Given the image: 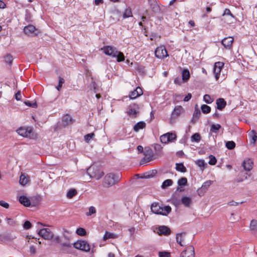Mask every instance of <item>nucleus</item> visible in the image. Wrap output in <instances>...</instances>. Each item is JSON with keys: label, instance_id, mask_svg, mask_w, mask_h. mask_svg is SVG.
Instances as JSON below:
<instances>
[{"label": "nucleus", "instance_id": "1", "mask_svg": "<svg viewBox=\"0 0 257 257\" xmlns=\"http://www.w3.org/2000/svg\"><path fill=\"white\" fill-rule=\"evenodd\" d=\"M104 53L111 56L113 58H116L118 62L124 61L125 57L122 52L117 50V48L111 46H104L101 48Z\"/></svg>", "mask_w": 257, "mask_h": 257}, {"label": "nucleus", "instance_id": "2", "mask_svg": "<svg viewBox=\"0 0 257 257\" xmlns=\"http://www.w3.org/2000/svg\"><path fill=\"white\" fill-rule=\"evenodd\" d=\"M121 178V174L117 173H109L106 174L103 179V186L104 187L112 186L118 183Z\"/></svg>", "mask_w": 257, "mask_h": 257}, {"label": "nucleus", "instance_id": "3", "mask_svg": "<svg viewBox=\"0 0 257 257\" xmlns=\"http://www.w3.org/2000/svg\"><path fill=\"white\" fill-rule=\"evenodd\" d=\"M73 247L77 249L85 252H87L90 250V245L85 240H77L73 243Z\"/></svg>", "mask_w": 257, "mask_h": 257}, {"label": "nucleus", "instance_id": "4", "mask_svg": "<svg viewBox=\"0 0 257 257\" xmlns=\"http://www.w3.org/2000/svg\"><path fill=\"white\" fill-rule=\"evenodd\" d=\"M139 106L136 103H132L129 105L126 113L127 115L133 118H135L139 113Z\"/></svg>", "mask_w": 257, "mask_h": 257}, {"label": "nucleus", "instance_id": "5", "mask_svg": "<svg viewBox=\"0 0 257 257\" xmlns=\"http://www.w3.org/2000/svg\"><path fill=\"white\" fill-rule=\"evenodd\" d=\"M38 234L46 240H51L54 236L53 233L50 229L44 228L39 230L38 232Z\"/></svg>", "mask_w": 257, "mask_h": 257}, {"label": "nucleus", "instance_id": "6", "mask_svg": "<svg viewBox=\"0 0 257 257\" xmlns=\"http://www.w3.org/2000/svg\"><path fill=\"white\" fill-rule=\"evenodd\" d=\"M144 155H145L144 157L140 161L141 165H143L146 163L150 162L153 159L154 156V153L151 149L145 150Z\"/></svg>", "mask_w": 257, "mask_h": 257}, {"label": "nucleus", "instance_id": "7", "mask_svg": "<svg viewBox=\"0 0 257 257\" xmlns=\"http://www.w3.org/2000/svg\"><path fill=\"white\" fill-rule=\"evenodd\" d=\"M17 133L23 137L31 138L33 131L31 127H20L17 130Z\"/></svg>", "mask_w": 257, "mask_h": 257}, {"label": "nucleus", "instance_id": "8", "mask_svg": "<svg viewBox=\"0 0 257 257\" xmlns=\"http://www.w3.org/2000/svg\"><path fill=\"white\" fill-rule=\"evenodd\" d=\"M155 55L159 59H164L168 56V52L164 46L157 47L155 51Z\"/></svg>", "mask_w": 257, "mask_h": 257}, {"label": "nucleus", "instance_id": "9", "mask_svg": "<svg viewBox=\"0 0 257 257\" xmlns=\"http://www.w3.org/2000/svg\"><path fill=\"white\" fill-rule=\"evenodd\" d=\"M94 170V166H90L87 169V174L90 176L91 178H95L96 180H99L104 175V173L103 172L97 171V172H93Z\"/></svg>", "mask_w": 257, "mask_h": 257}, {"label": "nucleus", "instance_id": "10", "mask_svg": "<svg viewBox=\"0 0 257 257\" xmlns=\"http://www.w3.org/2000/svg\"><path fill=\"white\" fill-rule=\"evenodd\" d=\"M176 241L181 246H186L189 244V241L186 240V233L182 232L176 235Z\"/></svg>", "mask_w": 257, "mask_h": 257}, {"label": "nucleus", "instance_id": "11", "mask_svg": "<svg viewBox=\"0 0 257 257\" xmlns=\"http://www.w3.org/2000/svg\"><path fill=\"white\" fill-rule=\"evenodd\" d=\"M195 252L193 246H188L180 254V257H194Z\"/></svg>", "mask_w": 257, "mask_h": 257}, {"label": "nucleus", "instance_id": "12", "mask_svg": "<svg viewBox=\"0 0 257 257\" xmlns=\"http://www.w3.org/2000/svg\"><path fill=\"white\" fill-rule=\"evenodd\" d=\"M223 66V63L221 62H217L215 63L213 67V73L215 75L216 80L218 79L221 69Z\"/></svg>", "mask_w": 257, "mask_h": 257}, {"label": "nucleus", "instance_id": "13", "mask_svg": "<svg viewBox=\"0 0 257 257\" xmlns=\"http://www.w3.org/2000/svg\"><path fill=\"white\" fill-rule=\"evenodd\" d=\"M36 29L35 26L32 25H29L25 27L24 29V32L25 34L28 36H36L38 35L36 33Z\"/></svg>", "mask_w": 257, "mask_h": 257}, {"label": "nucleus", "instance_id": "14", "mask_svg": "<svg viewBox=\"0 0 257 257\" xmlns=\"http://www.w3.org/2000/svg\"><path fill=\"white\" fill-rule=\"evenodd\" d=\"M143 94V92L142 88L138 86L136 88V89L134 90L133 91L130 92L129 94V97L130 99H133L140 96Z\"/></svg>", "mask_w": 257, "mask_h": 257}, {"label": "nucleus", "instance_id": "15", "mask_svg": "<svg viewBox=\"0 0 257 257\" xmlns=\"http://www.w3.org/2000/svg\"><path fill=\"white\" fill-rule=\"evenodd\" d=\"M234 41V39L232 37H228L224 38L221 41L222 44L226 49H230L232 47V43Z\"/></svg>", "mask_w": 257, "mask_h": 257}, {"label": "nucleus", "instance_id": "16", "mask_svg": "<svg viewBox=\"0 0 257 257\" xmlns=\"http://www.w3.org/2000/svg\"><path fill=\"white\" fill-rule=\"evenodd\" d=\"M253 165V161L251 159H246L243 162L242 166L244 169L246 171H250Z\"/></svg>", "mask_w": 257, "mask_h": 257}, {"label": "nucleus", "instance_id": "17", "mask_svg": "<svg viewBox=\"0 0 257 257\" xmlns=\"http://www.w3.org/2000/svg\"><path fill=\"white\" fill-rule=\"evenodd\" d=\"M73 243H71L70 241H65L62 243V246L63 248L62 249V251L65 253H71L72 245Z\"/></svg>", "mask_w": 257, "mask_h": 257}, {"label": "nucleus", "instance_id": "18", "mask_svg": "<svg viewBox=\"0 0 257 257\" xmlns=\"http://www.w3.org/2000/svg\"><path fill=\"white\" fill-rule=\"evenodd\" d=\"M171 232V229L166 226H160L158 228V233L159 235H169Z\"/></svg>", "mask_w": 257, "mask_h": 257}, {"label": "nucleus", "instance_id": "19", "mask_svg": "<svg viewBox=\"0 0 257 257\" xmlns=\"http://www.w3.org/2000/svg\"><path fill=\"white\" fill-rule=\"evenodd\" d=\"M151 211L157 214L161 215V211H162V208L159 203H154L152 204L151 207Z\"/></svg>", "mask_w": 257, "mask_h": 257}, {"label": "nucleus", "instance_id": "20", "mask_svg": "<svg viewBox=\"0 0 257 257\" xmlns=\"http://www.w3.org/2000/svg\"><path fill=\"white\" fill-rule=\"evenodd\" d=\"M216 103L217 109L222 110L226 105V102L222 98H219L216 99Z\"/></svg>", "mask_w": 257, "mask_h": 257}, {"label": "nucleus", "instance_id": "21", "mask_svg": "<svg viewBox=\"0 0 257 257\" xmlns=\"http://www.w3.org/2000/svg\"><path fill=\"white\" fill-rule=\"evenodd\" d=\"M181 204L186 207H189L192 203V198L188 196H183L181 199Z\"/></svg>", "mask_w": 257, "mask_h": 257}, {"label": "nucleus", "instance_id": "22", "mask_svg": "<svg viewBox=\"0 0 257 257\" xmlns=\"http://www.w3.org/2000/svg\"><path fill=\"white\" fill-rule=\"evenodd\" d=\"M19 201L20 203L26 207H30V199L27 196L22 195L19 197Z\"/></svg>", "mask_w": 257, "mask_h": 257}, {"label": "nucleus", "instance_id": "23", "mask_svg": "<svg viewBox=\"0 0 257 257\" xmlns=\"http://www.w3.org/2000/svg\"><path fill=\"white\" fill-rule=\"evenodd\" d=\"M250 174H248L247 172H241L239 173L236 179L237 182H241L247 179L248 177H250Z\"/></svg>", "mask_w": 257, "mask_h": 257}, {"label": "nucleus", "instance_id": "24", "mask_svg": "<svg viewBox=\"0 0 257 257\" xmlns=\"http://www.w3.org/2000/svg\"><path fill=\"white\" fill-rule=\"evenodd\" d=\"M249 228L252 234L257 235V220L252 219L251 220Z\"/></svg>", "mask_w": 257, "mask_h": 257}, {"label": "nucleus", "instance_id": "25", "mask_svg": "<svg viewBox=\"0 0 257 257\" xmlns=\"http://www.w3.org/2000/svg\"><path fill=\"white\" fill-rule=\"evenodd\" d=\"M183 110V108L181 106L178 105L175 106L173 111L172 113V117L173 118H176L179 116Z\"/></svg>", "mask_w": 257, "mask_h": 257}, {"label": "nucleus", "instance_id": "26", "mask_svg": "<svg viewBox=\"0 0 257 257\" xmlns=\"http://www.w3.org/2000/svg\"><path fill=\"white\" fill-rule=\"evenodd\" d=\"M41 200V197L39 195H37L31 197L30 199L31 206H37Z\"/></svg>", "mask_w": 257, "mask_h": 257}, {"label": "nucleus", "instance_id": "27", "mask_svg": "<svg viewBox=\"0 0 257 257\" xmlns=\"http://www.w3.org/2000/svg\"><path fill=\"white\" fill-rule=\"evenodd\" d=\"M146 124L144 121H141L137 122L134 126V131L138 132L140 130L145 128Z\"/></svg>", "mask_w": 257, "mask_h": 257}, {"label": "nucleus", "instance_id": "28", "mask_svg": "<svg viewBox=\"0 0 257 257\" xmlns=\"http://www.w3.org/2000/svg\"><path fill=\"white\" fill-rule=\"evenodd\" d=\"M248 137L251 139L250 143L253 145L257 141V134L254 130H252L248 133Z\"/></svg>", "mask_w": 257, "mask_h": 257}, {"label": "nucleus", "instance_id": "29", "mask_svg": "<svg viewBox=\"0 0 257 257\" xmlns=\"http://www.w3.org/2000/svg\"><path fill=\"white\" fill-rule=\"evenodd\" d=\"M62 121L64 125H67L73 123L72 117L68 114H66L63 117Z\"/></svg>", "mask_w": 257, "mask_h": 257}, {"label": "nucleus", "instance_id": "30", "mask_svg": "<svg viewBox=\"0 0 257 257\" xmlns=\"http://www.w3.org/2000/svg\"><path fill=\"white\" fill-rule=\"evenodd\" d=\"M182 80L184 82L187 81L190 78V75L188 69H185L182 72Z\"/></svg>", "mask_w": 257, "mask_h": 257}, {"label": "nucleus", "instance_id": "31", "mask_svg": "<svg viewBox=\"0 0 257 257\" xmlns=\"http://www.w3.org/2000/svg\"><path fill=\"white\" fill-rule=\"evenodd\" d=\"M170 202L172 204L174 205L175 206L177 207H179L181 204V200L178 199L175 196H172L171 197Z\"/></svg>", "mask_w": 257, "mask_h": 257}, {"label": "nucleus", "instance_id": "32", "mask_svg": "<svg viewBox=\"0 0 257 257\" xmlns=\"http://www.w3.org/2000/svg\"><path fill=\"white\" fill-rule=\"evenodd\" d=\"M201 115V112L199 109L197 108H195V111L194 112L193 115V118L192 119V121L193 122H195L200 117V116Z\"/></svg>", "mask_w": 257, "mask_h": 257}, {"label": "nucleus", "instance_id": "33", "mask_svg": "<svg viewBox=\"0 0 257 257\" xmlns=\"http://www.w3.org/2000/svg\"><path fill=\"white\" fill-rule=\"evenodd\" d=\"M133 17V14H132V9L131 8L128 7L125 10V11L123 14L122 17L123 19H125V18H127L129 17Z\"/></svg>", "mask_w": 257, "mask_h": 257}, {"label": "nucleus", "instance_id": "34", "mask_svg": "<svg viewBox=\"0 0 257 257\" xmlns=\"http://www.w3.org/2000/svg\"><path fill=\"white\" fill-rule=\"evenodd\" d=\"M176 169L177 171L185 173L186 172L187 170L186 167L184 166L183 164L181 163H177L176 164Z\"/></svg>", "mask_w": 257, "mask_h": 257}, {"label": "nucleus", "instance_id": "35", "mask_svg": "<svg viewBox=\"0 0 257 257\" xmlns=\"http://www.w3.org/2000/svg\"><path fill=\"white\" fill-rule=\"evenodd\" d=\"M162 211H161V215L166 216L171 211V207L170 206H165L162 207Z\"/></svg>", "mask_w": 257, "mask_h": 257}, {"label": "nucleus", "instance_id": "36", "mask_svg": "<svg viewBox=\"0 0 257 257\" xmlns=\"http://www.w3.org/2000/svg\"><path fill=\"white\" fill-rule=\"evenodd\" d=\"M173 183V182L171 179H167L163 182L161 187L163 189H166L167 187L171 186Z\"/></svg>", "mask_w": 257, "mask_h": 257}, {"label": "nucleus", "instance_id": "37", "mask_svg": "<svg viewBox=\"0 0 257 257\" xmlns=\"http://www.w3.org/2000/svg\"><path fill=\"white\" fill-rule=\"evenodd\" d=\"M167 136V139L169 140V142H173L177 139V136L175 133H167L166 134Z\"/></svg>", "mask_w": 257, "mask_h": 257}, {"label": "nucleus", "instance_id": "38", "mask_svg": "<svg viewBox=\"0 0 257 257\" xmlns=\"http://www.w3.org/2000/svg\"><path fill=\"white\" fill-rule=\"evenodd\" d=\"M4 60L6 63L9 64L10 66H11L13 61V57L11 54H8L4 57Z\"/></svg>", "mask_w": 257, "mask_h": 257}, {"label": "nucleus", "instance_id": "39", "mask_svg": "<svg viewBox=\"0 0 257 257\" xmlns=\"http://www.w3.org/2000/svg\"><path fill=\"white\" fill-rule=\"evenodd\" d=\"M77 194V191L75 189H70L67 193V197L71 199Z\"/></svg>", "mask_w": 257, "mask_h": 257}, {"label": "nucleus", "instance_id": "40", "mask_svg": "<svg viewBox=\"0 0 257 257\" xmlns=\"http://www.w3.org/2000/svg\"><path fill=\"white\" fill-rule=\"evenodd\" d=\"M191 140L192 142L199 143L201 140V136L199 134L195 133L191 136Z\"/></svg>", "mask_w": 257, "mask_h": 257}, {"label": "nucleus", "instance_id": "41", "mask_svg": "<svg viewBox=\"0 0 257 257\" xmlns=\"http://www.w3.org/2000/svg\"><path fill=\"white\" fill-rule=\"evenodd\" d=\"M201 109L202 112L204 114L208 113L211 111V107L206 104L202 105L201 106Z\"/></svg>", "mask_w": 257, "mask_h": 257}, {"label": "nucleus", "instance_id": "42", "mask_svg": "<svg viewBox=\"0 0 257 257\" xmlns=\"http://www.w3.org/2000/svg\"><path fill=\"white\" fill-rule=\"evenodd\" d=\"M219 124H212L211 125L210 131L212 133H217V131L221 128Z\"/></svg>", "mask_w": 257, "mask_h": 257}, {"label": "nucleus", "instance_id": "43", "mask_svg": "<svg viewBox=\"0 0 257 257\" xmlns=\"http://www.w3.org/2000/svg\"><path fill=\"white\" fill-rule=\"evenodd\" d=\"M187 184V179L185 177H182L178 181V184L179 186L182 187L186 185Z\"/></svg>", "mask_w": 257, "mask_h": 257}, {"label": "nucleus", "instance_id": "44", "mask_svg": "<svg viewBox=\"0 0 257 257\" xmlns=\"http://www.w3.org/2000/svg\"><path fill=\"white\" fill-rule=\"evenodd\" d=\"M28 181V179L26 177L24 174H22L20 177V183L23 185H25Z\"/></svg>", "mask_w": 257, "mask_h": 257}, {"label": "nucleus", "instance_id": "45", "mask_svg": "<svg viewBox=\"0 0 257 257\" xmlns=\"http://www.w3.org/2000/svg\"><path fill=\"white\" fill-rule=\"evenodd\" d=\"M226 147L229 150H232L235 147V143L233 141H227L225 143Z\"/></svg>", "mask_w": 257, "mask_h": 257}, {"label": "nucleus", "instance_id": "46", "mask_svg": "<svg viewBox=\"0 0 257 257\" xmlns=\"http://www.w3.org/2000/svg\"><path fill=\"white\" fill-rule=\"evenodd\" d=\"M204 101L208 104H210L213 101V99L208 94H205L203 96Z\"/></svg>", "mask_w": 257, "mask_h": 257}, {"label": "nucleus", "instance_id": "47", "mask_svg": "<svg viewBox=\"0 0 257 257\" xmlns=\"http://www.w3.org/2000/svg\"><path fill=\"white\" fill-rule=\"evenodd\" d=\"M76 233L80 236H84L86 234V230L84 228L82 227H79L77 229L76 231Z\"/></svg>", "mask_w": 257, "mask_h": 257}, {"label": "nucleus", "instance_id": "48", "mask_svg": "<svg viewBox=\"0 0 257 257\" xmlns=\"http://www.w3.org/2000/svg\"><path fill=\"white\" fill-rule=\"evenodd\" d=\"M212 181L211 180H208L203 183L202 185V189L207 190L208 188L211 185Z\"/></svg>", "mask_w": 257, "mask_h": 257}, {"label": "nucleus", "instance_id": "49", "mask_svg": "<svg viewBox=\"0 0 257 257\" xmlns=\"http://www.w3.org/2000/svg\"><path fill=\"white\" fill-rule=\"evenodd\" d=\"M209 158L210 159V160L208 162L209 164L211 165H214L217 162L216 158L212 155H210Z\"/></svg>", "mask_w": 257, "mask_h": 257}, {"label": "nucleus", "instance_id": "50", "mask_svg": "<svg viewBox=\"0 0 257 257\" xmlns=\"http://www.w3.org/2000/svg\"><path fill=\"white\" fill-rule=\"evenodd\" d=\"M114 238V234L110 233V232H105V233L104 234L103 237L104 240H105L109 238Z\"/></svg>", "mask_w": 257, "mask_h": 257}, {"label": "nucleus", "instance_id": "51", "mask_svg": "<svg viewBox=\"0 0 257 257\" xmlns=\"http://www.w3.org/2000/svg\"><path fill=\"white\" fill-rule=\"evenodd\" d=\"M94 136V133H90L84 136L85 140L86 142L88 143Z\"/></svg>", "mask_w": 257, "mask_h": 257}, {"label": "nucleus", "instance_id": "52", "mask_svg": "<svg viewBox=\"0 0 257 257\" xmlns=\"http://www.w3.org/2000/svg\"><path fill=\"white\" fill-rule=\"evenodd\" d=\"M64 82H65L64 79L63 78L60 77L59 79L58 85L57 86H56V89L58 91H60V90L62 88V85L64 83Z\"/></svg>", "mask_w": 257, "mask_h": 257}, {"label": "nucleus", "instance_id": "53", "mask_svg": "<svg viewBox=\"0 0 257 257\" xmlns=\"http://www.w3.org/2000/svg\"><path fill=\"white\" fill-rule=\"evenodd\" d=\"M169 140L167 139V135L164 134L160 137V141L163 144H167L169 143Z\"/></svg>", "mask_w": 257, "mask_h": 257}, {"label": "nucleus", "instance_id": "54", "mask_svg": "<svg viewBox=\"0 0 257 257\" xmlns=\"http://www.w3.org/2000/svg\"><path fill=\"white\" fill-rule=\"evenodd\" d=\"M25 104L30 107H32L33 108H35L37 107V103L36 101L31 102L30 101H25Z\"/></svg>", "mask_w": 257, "mask_h": 257}, {"label": "nucleus", "instance_id": "55", "mask_svg": "<svg viewBox=\"0 0 257 257\" xmlns=\"http://www.w3.org/2000/svg\"><path fill=\"white\" fill-rule=\"evenodd\" d=\"M64 230V233H63V237L66 240V241H70V240L71 239V236L70 235H68L66 234L65 233H69V231H67L65 229H63Z\"/></svg>", "mask_w": 257, "mask_h": 257}, {"label": "nucleus", "instance_id": "56", "mask_svg": "<svg viewBox=\"0 0 257 257\" xmlns=\"http://www.w3.org/2000/svg\"><path fill=\"white\" fill-rule=\"evenodd\" d=\"M96 213V209L93 206H91L89 208V212L86 213L87 216H90L92 214Z\"/></svg>", "mask_w": 257, "mask_h": 257}, {"label": "nucleus", "instance_id": "57", "mask_svg": "<svg viewBox=\"0 0 257 257\" xmlns=\"http://www.w3.org/2000/svg\"><path fill=\"white\" fill-rule=\"evenodd\" d=\"M32 227V224L29 221H26L23 224V227L26 229H29Z\"/></svg>", "mask_w": 257, "mask_h": 257}, {"label": "nucleus", "instance_id": "58", "mask_svg": "<svg viewBox=\"0 0 257 257\" xmlns=\"http://www.w3.org/2000/svg\"><path fill=\"white\" fill-rule=\"evenodd\" d=\"M195 163L200 167H203L205 165V162L203 160H198L195 162Z\"/></svg>", "mask_w": 257, "mask_h": 257}, {"label": "nucleus", "instance_id": "59", "mask_svg": "<svg viewBox=\"0 0 257 257\" xmlns=\"http://www.w3.org/2000/svg\"><path fill=\"white\" fill-rule=\"evenodd\" d=\"M163 147L161 145L158 144H156L154 145V149L156 151L158 152V153H160L162 150Z\"/></svg>", "mask_w": 257, "mask_h": 257}, {"label": "nucleus", "instance_id": "60", "mask_svg": "<svg viewBox=\"0 0 257 257\" xmlns=\"http://www.w3.org/2000/svg\"><path fill=\"white\" fill-rule=\"evenodd\" d=\"M183 81L182 79L180 77H176L174 81V83L178 85H181Z\"/></svg>", "mask_w": 257, "mask_h": 257}, {"label": "nucleus", "instance_id": "61", "mask_svg": "<svg viewBox=\"0 0 257 257\" xmlns=\"http://www.w3.org/2000/svg\"><path fill=\"white\" fill-rule=\"evenodd\" d=\"M30 252L31 254L34 255L36 253V248L35 246L31 245L30 246Z\"/></svg>", "mask_w": 257, "mask_h": 257}, {"label": "nucleus", "instance_id": "62", "mask_svg": "<svg viewBox=\"0 0 257 257\" xmlns=\"http://www.w3.org/2000/svg\"><path fill=\"white\" fill-rule=\"evenodd\" d=\"M0 205L5 208H8L9 207V204L3 200H0Z\"/></svg>", "mask_w": 257, "mask_h": 257}, {"label": "nucleus", "instance_id": "63", "mask_svg": "<svg viewBox=\"0 0 257 257\" xmlns=\"http://www.w3.org/2000/svg\"><path fill=\"white\" fill-rule=\"evenodd\" d=\"M223 16H225V15H229L232 18H234V16L231 13V12L228 9H226L224 11V13L222 15Z\"/></svg>", "mask_w": 257, "mask_h": 257}, {"label": "nucleus", "instance_id": "64", "mask_svg": "<svg viewBox=\"0 0 257 257\" xmlns=\"http://www.w3.org/2000/svg\"><path fill=\"white\" fill-rule=\"evenodd\" d=\"M169 253L167 252H159L160 257H169Z\"/></svg>", "mask_w": 257, "mask_h": 257}]
</instances>
